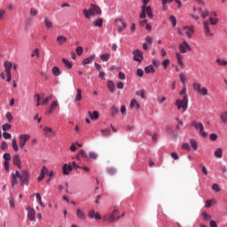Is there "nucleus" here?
Returning a JSON list of instances; mask_svg holds the SVG:
<instances>
[{
  "label": "nucleus",
  "instance_id": "nucleus-44",
  "mask_svg": "<svg viewBox=\"0 0 227 227\" xmlns=\"http://www.w3.org/2000/svg\"><path fill=\"white\" fill-rule=\"evenodd\" d=\"M89 114L90 115L91 120H98V112L94 111L92 114L91 112H89Z\"/></svg>",
  "mask_w": 227,
  "mask_h": 227
},
{
  "label": "nucleus",
  "instance_id": "nucleus-12",
  "mask_svg": "<svg viewBox=\"0 0 227 227\" xmlns=\"http://www.w3.org/2000/svg\"><path fill=\"white\" fill-rule=\"evenodd\" d=\"M27 217L29 221H36V211L33 207H27Z\"/></svg>",
  "mask_w": 227,
  "mask_h": 227
},
{
  "label": "nucleus",
  "instance_id": "nucleus-56",
  "mask_svg": "<svg viewBox=\"0 0 227 227\" xmlns=\"http://www.w3.org/2000/svg\"><path fill=\"white\" fill-rule=\"evenodd\" d=\"M9 123H12V121H13V115H12V113L7 112L5 114Z\"/></svg>",
  "mask_w": 227,
  "mask_h": 227
},
{
  "label": "nucleus",
  "instance_id": "nucleus-29",
  "mask_svg": "<svg viewBox=\"0 0 227 227\" xmlns=\"http://www.w3.org/2000/svg\"><path fill=\"white\" fill-rule=\"evenodd\" d=\"M190 145L192 146V150H193L194 152H196V150H198V142L196 141V139L192 138L190 140Z\"/></svg>",
  "mask_w": 227,
  "mask_h": 227
},
{
  "label": "nucleus",
  "instance_id": "nucleus-15",
  "mask_svg": "<svg viewBox=\"0 0 227 227\" xmlns=\"http://www.w3.org/2000/svg\"><path fill=\"white\" fill-rule=\"evenodd\" d=\"M12 162L14 166H17V168H19V169H22V161L20 160V156H19V154L13 156Z\"/></svg>",
  "mask_w": 227,
  "mask_h": 227
},
{
  "label": "nucleus",
  "instance_id": "nucleus-33",
  "mask_svg": "<svg viewBox=\"0 0 227 227\" xmlns=\"http://www.w3.org/2000/svg\"><path fill=\"white\" fill-rule=\"evenodd\" d=\"M214 155L215 157H216V159H223V149L222 148L216 149Z\"/></svg>",
  "mask_w": 227,
  "mask_h": 227
},
{
  "label": "nucleus",
  "instance_id": "nucleus-7",
  "mask_svg": "<svg viewBox=\"0 0 227 227\" xmlns=\"http://www.w3.org/2000/svg\"><path fill=\"white\" fill-rule=\"evenodd\" d=\"M190 127H194L195 130H199L200 136L202 137H207L208 134L205 131V127L202 122H198L196 121H192L190 123Z\"/></svg>",
  "mask_w": 227,
  "mask_h": 227
},
{
  "label": "nucleus",
  "instance_id": "nucleus-62",
  "mask_svg": "<svg viewBox=\"0 0 227 227\" xmlns=\"http://www.w3.org/2000/svg\"><path fill=\"white\" fill-rule=\"evenodd\" d=\"M144 74H145V71H143V69L138 68V69L137 70V77H143Z\"/></svg>",
  "mask_w": 227,
  "mask_h": 227
},
{
  "label": "nucleus",
  "instance_id": "nucleus-50",
  "mask_svg": "<svg viewBox=\"0 0 227 227\" xmlns=\"http://www.w3.org/2000/svg\"><path fill=\"white\" fill-rule=\"evenodd\" d=\"M82 52H84V49L82 48V46H78L76 48L77 56H82Z\"/></svg>",
  "mask_w": 227,
  "mask_h": 227
},
{
  "label": "nucleus",
  "instance_id": "nucleus-8",
  "mask_svg": "<svg viewBox=\"0 0 227 227\" xmlns=\"http://www.w3.org/2000/svg\"><path fill=\"white\" fill-rule=\"evenodd\" d=\"M29 139H31V136H29L28 134L20 135L19 137V145L21 150H24V147L26 146V144L27 143V141H29Z\"/></svg>",
  "mask_w": 227,
  "mask_h": 227
},
{
  "label": "nucleus",
  "instance_id": "nucleus-17",
  "mask_svg": "<svg viewBox=\"0 0 227 227\" xmlns=\"http://www.w3.org/2000/svg\"><path fill=\"white\" fill-rule=\"evenodd\" d=\"M88 215L90 217V219H96V221H100V219H102L100 214L95 212V210L89 211Z\"/></svg>",
  "mask_w": 227,
  "mask_h": 227
},
{
  "label": "nucleus",
  "instance_id": "nucleus-45",
  "mask_svg": "<svg viewBox=\"0 0 227 227\" xmlns=\"http://www.w3.org/2000/svg\"><path fill=\"white\" fill-rule=\"evenodd\" d=\"M169 20L172 24V27H176V18L174 15L169 17Z\"/></svg>",
  "mask_w": 227,
  "mask_h": 227
},
{
  "label": "nucleus",
  "instance_id": "nucleus-30",
  "mask_svg": "<svg viewBox=\"0 0 227 227\" xmlns=\"http://www.w3.org/2000/svg\"><path fill=\"white\" fill-rule=\"evenodd\" d=\"M216 64H218L219 67H227V60L223 59L221 58L216 59Z\"/></svg>",
  "mask_w": 227,
  "mask_h": 227
},
{
  "label": "nucleus",
  "instance_id": "nucleus-34",
  "mask_svg": "<svg viewBox=\"0 0 227 227\" xmlns=\"http://www.w3.org/2000/svg\"><path fill=\"white\" fill-rule=\"evenodd\" d=\"M51 72H52L53 75H55L56 77L61 75V71L59 70V67H53L51 69Z\"/></svg>",
  "mask_w": 227,
  "mask_h": 227
},
{
  "label": "nucleus",
  "instance_id": "nucleus-51",
  "mask_svg": "<svg viewBox=\"0 0 227 227\" xmlns=\"http://www.w3.org/2000/svg\"><path fill=\"white\" fill-rule=\"evenodd\" d=\"M49 100H52V94L50 95L49 97L45 98L43 101L42 102L43 106H47L49 104Z\"/></svg>",
  "mask_w": 227,
  "mask_h": 227
},
{
  "label": "nucleus",
  "instance_id": "nucleus-47",
  "mask_svg": "<svg viewBox=\"0 0 227 227\" xmlns=\"http://www.w3.org/2000/svg\"><path fill=\"white\" fill-rule=\"evenodd\" d=\"M12 146L14 152H19V145H17V140L12 139Z\"/></svg>",
  "mask_w": 227,
  "mask_h": 227
},
{
  "label": "nucleus",
  "instance_id": "nucleus-57",
  "mask_svg": "<svg viewBox=\"0 0 227 227\" xmlns=\"http://www.w3.org/2000/svg\"><path fill=\"white\" fill-rule=\"evenodd\" d=\"M179 95H183L184 97L187 96V87L185 85L183 86L182 90H180Z\"/></svg>",
  "mask_w": 227,
  "mask_h": 227
},
{
  "label": "nucleus",
  "instance_id": "nucleus-58",
  "mask_svg": "<svg viewBox=\"0 0 227 227\" xmlns=\"http://www.w3.org/2000/svg\"><path fill=\"white\" fill-rule=\"evenodd\" d=\"M140 19H146V7H142V12L140 13Z\"/></svg>",
  "mask_w": 227,
  "mask_h": 227
},
{
  "label": "nucleus",
  "instance_id": "nucleus-36",
  "mask_svg": "<svg viewBox=\"0 0 227 227\" xmlns=\"http://www.w3.org/2000/svg\"><path fill=\"white\" fill-rule=\"evenodd\" d=\"M56 107H58V101H53L49 109L50 114H51V113H54V111H56Z\"/></svg>",
  "mask_w": 227,
  "mask_h": 227
},
{
  "label": "nucleus",
  "instance_id": "nucleus-38",
  "mask_svg": "<svg viewBox=\"0 0 227 227\" xmlns=\"http://www.w3.org/2000/svg\"><path fill=\"white\" fill-rule=\"evenodd\" d=\"M129 106L131 108L136 107L137 110H139V108H140V106L137 104V100H136V99L131 100Z\"/></svg>",
  "mask_w": 227,
  "mask_h": 227
},
{
  "label": "nucleus",
  "instance_id": "nucleus-28",
  "mask_svg": "<svg viewBox=\"0 0 227 227\" xmlns=\"http://www.w3.org/2000/svg\"><path fill=\"white\" fill-rule=\"evenodd\" d=\"M57 43L59 45H63V43H67V37H65L63 35H58Z\"/></svg>",
  "mask_w": 227,
  "mask_h": 227
},
{
  "label": "nucleus",
  "instance_id": "nucleus-21",
  "mask_svg": "<svg viewBox=\"0 0 227 227\" xmlns=\"http://www.w3.org/2000/svg\"><path fill=\"white\" fill-rule=\"evenodd\" d=\"M220 122L223 125L227 123V111H223L220 114Z\"/></svg>",
  "mask_w": 227,
  "mask_h": 227
},
{
  "label": "nucleus",
  "instance_id": "nucleus-64",
  "mask_svg": "<svg viewBox=\"0 0 227 227\" xmlns=\"http://www.w3.org/2000/svg\"><path fill=\"white\" fill-rule=\"evenodd\" d=\"M209 139H210L211 141H217V134H215V133L211 134V135L209 136Z\"/></svg>",
  "mask_w": 227,
  "mask_h": 227
},
{
  "label": "nucleus",
  "instance_id": "nucleus-11",
  "mask_svg": "<svg viewBox=\"0 0 227 227\" xmlns=\"http://www.w3.org/2000/svg\"><path fill=\"white\" fill-rule=\"evenodd\" d=\"M133 54V59L134 61H137V63H141L143 61V51H141V50H135L132 52Z\"/></svg>",
  "mask_w": 227,
  "mask_h": 227
},
{
  "label": "nucleus",
  "instance_id": "nucleus-48",
  "mask_svg": "<svg viewBox=\"0 0 227 227\" xmlns=\"http://www.w3.org/2000/svg\"><path fill=\"white\" fill-rule=\"evenodd\" d=\"M35 198H36V201L39 202L41 207H45V205H43V202L42 201V196L40 195V193H35Z\"/></svg>",
  "mask_w": 227,
  "mask_h": 227
},
{
  "label": "nucleus",
  "instance_id": "nucleus-2",
  "mask_svg": "<svg viewBox=\"0 0 227 227\" xmlns=\"http://www.w3.org/2000/svg\"><path fill=\"white\" fill-rule=\"evenodd\" d=\"M13 64L11 61H5L4 63V71L0 74L1 79L3 81H6V82H10L12 81V67Z\"/></svg>",
  "mask_w": 227,
  "mask_h": 227
},
{
  "label": "nucleus",
  "instance_id": "nucleus-37",
  "mask_svg": "<svg viewBox=\"0 0 227 227\" xmlns=\"http://www.w3.org/2000/svg\"><path fill=\"white\" fill-rule=\"evenodd\" d=\"M62 63L65 65L66 68H72L73 65L72 62H70L68 59H62Z\"/></svg>",
  "mask_w": 227,
  "mask_h": 227
},
{
  "label": "nucleus",
  "instance_id": "nucleus-52",
  "mask_svg": "<svg viewBox=\"0 0 227 227\" xmlns=\"http://www.w3.org/2000/svg\"><path fill=\"white\" fill-rule=\"evenodd\" d=\"M213 203H215V200H207L206 204H205L206 208H210V207H212Z\"/></svg>",
  "mask_w": 227,
  "mask_h": 227
},
{
  "label": "nucleus",
  "instance_id": "nucleus-42",
  "mask_svg": "<svg viewBox=\"0 0 227 227\" xmlns=\"http://www.w3.org/2000/svg\"><path fill=\"white\" fill-rule=\"evenodd\" d=\"M101 134L105 137L111 136V129L109 128L101 129Z\"/></svg>",
  "mask_w": 227,
  "mask_h": 227
},
{
  "label": "nucleus",
  "instance_id": "nucleus-6",
  "mask_svg": "<svg viewBox=\"0 0 227 227\" xmlns=\"http://www.w3.org/2000/svg\"><path fill=\"white\" fill-rule=\"evenodd\" d=\"M184 33L188 38H192V35H194V26H184L178 29V35L180 36H184Z\"/></svg>",
  "mask_w": 227,
  "mask_h": 227
},
{
  "label": "nucleus",
  "instance_id": "nucleus-10",
  "mask_svg": "<svg viewBox=\"0 0 227 227\" xmlns=\"http://www.w3.org/2000/svg\"><path fill=\"white\" fill-rule=\"evenodd\" d=\"M179 51L181 54H185L187 51H192L191 45L188 44L187 42L184 41L182 43L178 45Z\"/></svg>",
  "mask_w": 227,
  "mask_h": 227
},
{
  "label": "nucleus",
  "instance_id": "nucleus-14",
  "mask_svg": "<svg viewBox=\"0 0 227 227\" xmlns=\"http://www.w3.org/2000/svg\"><path fill=\"white\" fill-rule=\"evenodd\" d=\"M45 98V93L42 92L41 94H35L34 96V100L35 102H36V107H39V106H43L42 102H40L42 100V98Z\"/></svg>",
  "mask_w": 227,
  "mask_h": 227
},
{
  "label": "nucleus",
  "instance_id": "nucleus-20",
  "mask_svg": "<svg viewBox=\"0 0 227 227\" xmlns=\"http://www.w3.org/2000/svg\"><path fill=\"white\" fill-rule=\"evenodd\" d=\"M92 26H94V27H102L104 26V20L102 18H98L92 22Z\"/></svg>",
  "mask_w": 227,
  "mask_h": 227
},
{
  "label": "nucleus",
  "instance_id": "nucleus-60",
  "mask_svg": "<svg viewBox=\"0 0 227 227\" xmlns=\"http://www.w3.org/2000/svg\"><path fill=\"white\" fill-rule=\"evenodd\" d=\"M182 148L183 150H186V152H191V145H189L187 143L183 144Z\"/></svg>",
  "mask_w": 227,
  "mask_h": 227
},
{
  "label": "nucleus",
  "instance_id": "nucleus-18",
  "mask_svg": "<svg viewBox=\"0 0 227 227\" xmlns=\"http://www.w3.org/2000/svg\"><path fill=\"white\" fill-rule=\"evenodd\" d=\"M47 167L43 166V168L40 171V175L37 177L38 182H42L45 178V173H48Z\"/></svg>",
  "mask_w": 227,
  "mask_h": 227
},
{
  "label": "nucleus",
  "instance_id": "nucleus-22",
  "mask_svg": "<svg viewBox=\"0 0 227 227\" xmlns=\"http://www.w3.org/2000/svg\"><path fill=\"white\" fill-rule=\"evenodd\" d=\"M95 58H96V55L93 54L90 57H88L87 59H84L82 60V65H84V66L90 65V63H92V61H95Z\"/></svg>",
  "mask_w": 227,
  "mask_h": 227
},
{
  "label": "nucleus",
  "instance_id": "nucleus-63",
  "mask_svg": "<svg viewBox=\"0 0 227 227\" xmlns=\"http://www.w3.org/2000/svg\"><path fill=\"white\" fill-rule=\"evenodd\" d=\"M3 137H4V139H11V138H12V134H10V133L4 131V132L3 133Z\"/></svg>",
  "mask_w": 227,
  "mask_h": 227
},
{
  "label": "nucleus",
  "instance_id": "nucleus-53",
  "mask_svg": "<svg viewBox=\"0 0 227 227\" xmlns=\"http://www.w3.org/2000/svg\"><path fill=\"white\" fill-rule=\"evenodd\" d=\"M4 161L10 162V160H12V154H10L9 153H4Z\"/></svg>",
  "mask_w": 227,
  "mask_h": 227
},
{
  "label": "nucleus",
  "instance_id": "nucleus-5",
  "mask_svg": "<svg viewBox=\"0 0 227 227\" xmlns=\"http://www.w3.org/2000/svg\"><path fill=\"white\" fill-rule=\"evenodd\" d=\"M175 106H176L177 111H182V113H185L187 108L189 107V96L183 97L182 99H177L175 102Z\"/></svg>",
  "mask_w": 227,
  "mask_h": 227
},
{
  "label": "nucleus",
  "instance_id": "nucleus-41",
  "mask_svg": "<svg viewBox=\"0 0 227 227\" xmlns=\"http://www.w3.org/2000/svg\"><path fill=\"white\" fill-rule=\"evenodd\" d=\"M198 93H200V95H202L203 97H206V95H208V90L206 87H202Z\"/></svg>",
  "mask_w": 227,
  "mask_h": 227
},
{
  "label": "nucleus",
  "instance_id": "nucleus-16",
  "mask_svg": "<svg viewBox=\"0 0 227 227\" xmlns=\"http://www.w3.org/2000/svg\"><path fill=\"white\" fill-rule=\"evenodd\" d=\"M176 58L177 65H179L180 68H184V56L182 55V53L176 51Z\"/></svg>",
  "mask_w": 227,
  "mask_h": 227
},
{
  "label": "nucleus",
  "instance_id": "nucleus-35",
  "mask_svg": "<svg viewBox=\"0 0 227 227\" xmlns=\"http://www.w3.org/2000/svg\"><path fill=\"white\" fill-rule=\"evenodd\" d=\"M118 113H120V110L118 109V107H116V106H113L111 107V115L113 116V118H114V116H116Z\"/></svg>",
  "mask_w": 227,
  "mask_h": 227
},
{
  "label": "nucleus",
  "instance_id": "nucleus-27",
  "mask_svg": "<svg viewBox=\"0 0 227 227\" xmlns=\"http://www.w3.org/2000/svg\"><path fill=\"white\" fill-rule=\"evenodd\" d=\"M107 88L110 90L111 93H114L116 87L114 86V81H108L107 82Z\"/></svg>",
  "mask_w": 227,
  "mask_h": 227
},
{
  "label": "nucleus",
  "instance_id": "nucleus-55",
  "mask_svg": "<svg viewBox=\"0 0 227 227\" xmlns=\"http://www.w3.org/2000/svg\"><path fill=\"white\" fill-rule=\"evenodd\" d=\"M169 63H171V61L169 60V59H167L165 60L162 61V66L164 67V70L168 69V65H169Z\"/></svg>",
  "mask_w": 227,
  "mask_h": 227
},
{
  "label": "nucleus",
  "instance_id": "nucleus-4",
  "mask_svg": "<svg viewBox=\"0 0 227 227\" xmlns=\"http://www.w3.org/2000/svg\"><path fill=\"white\" fill-rule=\"evenodd\" d=\"M82 13L85 19H91L93 15H100V13H102V10L98 5L91 4L90 9H84Z\"/></svg>",
  "mask_w": 227,
  "mask_h": 227
},
{
  "label": "nucleus",
  "instance_id": "nucleus-43",
  "mask_svg": "<svg viewBox=\"0 0 227 227\" xmlns=\"http://www.w3.org/2000/svg\"><path fill=\"white\" fill-rule=\"evenodd\" d=\"M102 61H107L108 59H111V54L110 53H105L100 56Z\"/></svg>",
  "mask_w": 227,
  "mask_h": 227
},
{
  "label": "nucleus",
  "instance_id": "nucleus-24",
  "mask_svg": "<svg viewBox=\"0 0 227 227\" xmlns=\"http://www.w3.org/2000/svg\"><path fill=\"white\" fill-rule=\"evenodd\" d=\"M70 171H72V165L64 164L63 165V175H70Z\"/></svg>",
  "mask_w": 227,
  "mask_h": 227
},
{
  "label": "nucleus",
  "instance_id": "nucleus-59",
  "mask_svg": "<svg viewBox=\"0 0 227 227\" xmlns=\"http://www.w3.org/2000/svg\"><path fill=\"white\" fill-rule=\"evenodd\" d=\"M106 171L108 175H111V176L116 175V169L114 168H108Z\"/></svg>",
  "mask_w": 227,
  "mask_h": 227
},
{
  "label": "nucleus",
  "instance_id": "nucleus-25",
  "mask_svg": "<svg viewBox=\"0 0 227 227\" xmlns=\"http://www.w3.org/2000/svg\"><path fill=\"white\" fill-rule=\"evenodd\" d=\"M74 100L76 102H81V100H82V90L81 89L76 90V96Z\"/></svg>",
  "mask_w": 227,
  "mask_h": 227
},
{
  "label": "nucleus",
  "instance_id": "nucleus-31",
  "mask_svg": "<svg viewBox=\"0 0 227 227\" xmlns=\"http://www.w3.org/2000/svg\"><path fill=\"white\" fill-rule=\"evenodd\" d=\"M145 14H147V17H149V19H153V12H152L151 6L145 5Z\"/></svg>",
  "mask_w": 227,
  "mask_h": 227
},
{
  "label": "nucleus",
  "instance_id": "nucleus-13",
  "mask_svg": "<svg viewBox=\"0 0 227 227\" xmlns=\"http://www.w3.org/2000/svg\"><path fill=\"white\" fill-rule=\"evenodd\" d=\"M115 22H121V26L118 27V32L121 33L127 28V22L123 19H116Z\"/></svg>",
  "mask_w": 227,
  "mask_h": 227
},
{
  "label": "nucleus",
  "instance_id": "nucleus-49",
  "mask_svg": "<svg viewBox=\"0 0 227 227\" xmlns=\"http://www.w3.org/2000/svg\"><path fill=\"white\" fill-rule=\"evenodd\" d=\"M212 191H215V192H221V187H219V184H213Z\"/></svg>",
  "mask_w": 227,
  "mask_h": 227
},
{
  "label": "nucleus",
  "instance_id": "nucleus-32",
  "mask_svg": "<svg viewBox=\"0 0 227 227\" xmlns=\"http://www.w3.org/2000/svg\"><path fill=\"white\" fill-rule=\"evenodd\" d=\"M145 74H155V68H153V66L150 65L145 67Z\"/></svg>",
  "mask_w": 227,
  "mask_h": 227
},
{
  "label": "nucleus",
  "instance_id": "nucleus-46",
  "mask_svg": "<svg viewBox=\"0 0 227 227\" xmlns=\"http://www.w3.org/2000/svg\"><path fill=\"white\" fill-rule=\"evenodd\" d=\"M202 217H203L204 221H210V219H212V216L205 211L202 212Z\"/></svg>",
  "mask_w": 227,
  "mask_h": 227
},
{
  "label": "nucleus",
  "instance_id": "nucleus-9",
  "mask_svg": "<svg viewBox=\"0 0 227 227\" xmlns=\"http://www.w3.org/2000/svg\"><path fill=\"white\" fill-rule=\"evenodd\" d=\"M118 214V209L114 208L113 213L108 214L103 217V221H107L108 223H114V221H118L120 219V216L117 218L114 217Z\"/></svg>",
  "mask_w": 227,
  "mask_h": 227
},
{
  "label": "nucleus",
  "instance_id": "nucleus-61",
  "mask_svg": "<svg viewBox=\"0 0 227 227\" xmlns=\"http://www.w3.org/2000/svg\"><path fill=\"white\" fill-rule=\"evenodd\" d=\"M98 157V154H97L96 153L90 152L89 153V159H93L94 160Z\"/></svg>",
  "mask_w": 227,
  "mask_h": 227
},
{
  "label": "nucleus",
  "instance_id": "nucleus-23",
  "mask_svg": "<svg viewBox=\"0 0 227 227\" xmlns=\"http://www.w3.org/2000/svg\"><path fill=\"white\" fill-rule=\"evenodd\" d=\"M81 157H82L83 159H86L88 160V159H90V156L86 153V152L84 150H81L79 152V153L77 154L76 158L78 159V160H80Z\"/></svg>",
  "mask_w": 227,
  "mask_h": 227
},
{
  "label": "nucleus",
  "instance_id": "nucleus-19",
  "mask_svg": "<svg viewBox=\"0 0 227 227\" xmlns=\"http://www.w3.org/2000/svg\"><path fill=\"white\" fill-rule=\"evenodd\" d=\"M76 217L78 219H81V221H84L86 219V214L84 213V210H82L81 208H77Z\"/></svg>",
  "mask_w": 227,
  "mask_h": 227
},
{
  "label": "nucleus",
  "instance_id": "nucleus-39",
  "mask_svg": "<svg viewBox=\"0 0 227 227\" xmlns=\"http://www.w3.org/2000/svg\"><path fill=\"white\" fill-rule=\"evenodd\" d=\"M192 87L194 91H197V93H199V91L201 90V84L199 82H193Z\"/></svg>",
  "mask_w": 227,
  "mask_h": 227
},
{
  "label": "nucleus",
  "instance_id": "nucleus-26",
  "mask_svg": "<svg viewBox=\"0 0 227 227\" xmlns=\"http://www.w3.org/2000/svg\"><path fill=\"white\" fill-rule=\"evenodd\" d=\"M44 26L47 29H52L53 23L49 18H44Z\"/></svg>",
  "mask_w": 227,
  "mask_h": 227
},
{
  "label": "nucleus",
  "instance_id": "nucleus-54",
  "mask_svg": "<svg viewBox=\"0 0 227 227\" xmlns=\"http://www.w3.org/2000/svg\"><path fill=\"white\" fill-rule=\"evenodd\" d=\"M10 129H12V125L5 123L2 125V129L4 130V132H6V130H10Z\"/></svg>",
  "mask_w": 227,
  "mask_h": 227
},
{
  "label": "nucleus",
  "instance_id": "nucleus-3",
  "mask_svg": "<svg viewBox=\"0 0 227 227\" xmlns=\"http://www.w3.org/2000/svg\"><path fill=\"white\" fill-rule=\"evenodd\" d=\"M219 19L210 17L208 21L203 22V29L206 36H214V33L210 32V26H217Z\"/></svg>",
  "mask_w": 227,
  "mask_h": 227
},
{
  "label": "nucleus",
  "instance_id": "nucleus-40",
  "mask_svg": "<svg viewBox=\"0 0 227 227\" xmlns=\"http://www.w3.org/2000/svg\"><path fill=\"white\" fill-rule=\"evenodd\" d=\"M179 81L184 86H185V82L187 81V78L185 77V74H184V73H181L179 74Z\"/></svg>",
  "mask_w": 227,
  "mask_h": 227
},
{
  "label": "nucleus",
  "instance_id": "nucleus-1",
  "mask_svg": "<svg viewBox=\"0 0 227 227\" xmlns=\"http://www.w3.org/2000/svg\"><path fill=\"white\" fill-rule=\"evenodd\" d=\"M20 178V184L21 187H24L25 185H27L29 184V180L31 178V173L27 169H23L21 172L19 170H16L15 173L12 174V187H15L19 184V181L17 180Z\"/></svg>",
  "mask_w": 227,
  "mask_h": 227
}]
</instances>
